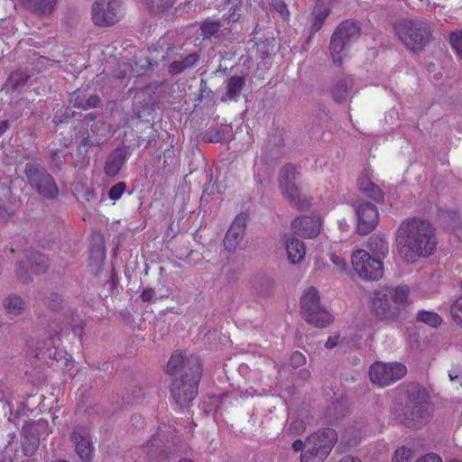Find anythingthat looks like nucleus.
Wrapping results in <instances>:
<instances>
[{
  "label": "nucleus",
  "instance_id": "f257e3e1",
  "mask_svg": "<svg viewBox=\"0 0 462 462\" xmlns=\"http://www.w3.org/2000/svg\"><path fill=\"white\" fill-rule=\"evenodd\" d=\"M437 245L432 225L417 217L401 223L396 231V247L401 258L414 263L420 258L431 255Z\"/></svg>",
  "mask_w": 462,
  "mask_h": 462
},
{
  "label": "nucleus",
  "instance_id": "f03ea898",
  "mask_svg": "<svg viewBox=\"0 0 462 462\" xmlns=\"http://www.w3.org/2000/svg\"><path fill=\"white\" fill-rule=\"evenodd\" d=\"M408 298L409 289L405 285L382 288L374 291L370 310L380 320H391L399 317Z\"/></svg>",
  "mask_w": 462,
  "mask_h": 462
},
{
  "label": "nucleus",
  "instance_id": "7ed1b4c3",
  "mask_svg": "<svg viewBox=\"0 0 462 462\" xmlns=\"http://www.w3.org/2000/svg\"><path fill=\"white\" fill-rule=\"evenodd\" d=\"M337 439L332 429H324L311 434L305 442L301 462H323Z\"/></svg>",
  "mask_w": 462,
  "mask_h": 462
},
{
  "label": "nucleus",
  "instance_id": "20e7f679",
  "mask_svg": "<svg viewBox=\"0 0 462 462\" xmlns=\"http://www.w3.org/2000/svg\"><path fill=\"white\" fill-rule=\"evenodd\" d=\"M300 309L304 319L315 327L324 328L333 321V316L321 306L317 289L310 287L301 297Z\"/></svg>",
  "mask_w": 462,
  "mask_h": 462
},
{
  "label": "nucleus",
  "instance_id": "39448f33",
  "mask_svg": "<svg viewBox=\"0 0 462 462\" xmlns=\"http://www.w3.org/2000/svg\"><path fill=\"white\" fill-rule=\"evenodd\" d=\"M359 27L352 22L341 23L330 41V55L336 65H340L346 57L347 49L358 39Z\"/></svg>",
  "mask_w": 462,
  "mask_h": 462
},
{
  "label": "nucleus",
  "instance_id": "423d86ee",
  "mask_svg": "<svg viewBox=\"0 0 462 462\" xmlns=\"http://www.w3.org/2000/svg\"><path fill=\"white\" fill-rule=\"evenodd\" d=\"M404 409V423L409 427L419 426L430 417L429 395L424 389L412 386L408 392Z\"/></svg>",
  "mask_w": 462,
  "mask_h": 462
},
{
  "label": "nucleus",
  "instance_id": "0eeeda50",
  "mask_svg": "<svg viewBox=\"0 0 462 462\" xmlns=\"http://www.w3.org/2000/svg\"><path fill=\"white\" fill-rule=\"evenodd\" d=\"M394 32L400 41L414 51L420 50L430 36L429 25L421 21H400L395 24Z\"/></svg>",
  "mask_w": 462,
  "mask_h": 462
},
{
  "label": "nucleus",
  "instance_id": "6e6552de",
  "mask_svg": "<svg viewBox=\"0 0 462 462\" xmlns=\"http://www.w3.org/2000/svg\"><path fill=\"white\" fill-rule=\"evenodd\" d=\"M125 14L123 0H95L91 6V20L97 26H112Z\"/></svg>",
  "mask_w": 462,
  "mask_h": 462
},
{
  "label": "nucleus",
  "instance_id": "1a4fd4ad",
  "mask_svg": "<svg viewBox=\"0 0 462 462\" xmlns=\"http://www.w3.org/2000/svg\"><path fill=\"white\" fill-rule=\"evenodd\" d=\"M299 180L300 173L296 171L295 167L285 165L281 169L279 182L283 197L294 207L304 208L309 206L310 202L301 194L298 186Z\"/></svg>",
  "mask_w": 462,
  "mask_h": 462
},
{
  "label": "nucleus",
  "instance_id": "9d476101",
  "mask_svg": "<svg viewBox=\"0 0 462 462\" xmlns=\"http://www.w3.org/2000/svg\"><path fill=\"white\" fill-rule=\"evenodd\" d=\"M351 262L356 273L366 281H377L383 275L381 260L373 258L365 250H356L352 254Z\"/></svg>",
  "mask_w": 462,
  "mask_h": 462
},
{
  "label": "nucleus",
  "instance_id": "9b49d317",
  "mask_svg": "<svg viewBox=\"0 0 462 462\" xmlns=\"http://www.w3.org/2000/svg\"><path fill=\"white\" fill-rule=\"evenodd\" d=\"M406 373V366L402 363L375 362L370 366L369 376L373 383L385 387L402 379Z\"/></svg>",
  "mask_w": 462,
  "mask_h": 462
},
{
  "label": "nucleus",
  "instance_id": "f8f14e48",
  "mask_svg": "<svg viewBox=\"0 0 462 462\" xmlns=\"http://www.w3.org/2000/svg\"><path fill=\"white\" fill-rule=\"evenodd\" d=\"M200 380V367L196 366L187 379H176L171 385V394L180 406L189 404L198 393V385Z\"/></svg>",
  "mask_w": 462,
  "mask_h": 462
},
{
  "label": "nucleus",
  "instance_id": "ddd939ff",
  "mask_svg": "<svg viewBox=\"0 0 462 462\" xmlns=\"http://www.w3.org/2000/svg\"><path fill=\"white\" fill-rule=\"evenodd\" d=\"M26 176L32 187L42 197L55 198L59 192L52 177L38 164L26 165Z\"/></svg>",
  "mask_w": 462,
  "mask_h": 462
},
{
  "label": "nucleus",
  "instance_id": "4468645a",
  "mask_svg": "<svg viewBox=\"0 0 462 462\" xmlns=\"http://www.w3.org/2000/svg\"><path fill=\"white\" fill-rule=\"evenodd\" d=\"M246 221V214L241 213L230 225L224 238V246L228 252L234 253L242 247Z\"/></svg>",
  "mask_w": 462,
  "mask_h": 462
},
{
  "label": "nucleus",
  "instance_id": "2eb2a0df",
  "mask_svg": "<svg viewBox=\"0 0 462 462\" xmlns=\"http://www.w3.org/2000/svg\"><path fill=\"white\" fill-rule=\"evenodd\" d=\"M70 439L79 458L84 462L91 460L94 453L93 443L88 430L77 426L72 430Z\"/></svg>",
  "mask_w": 462,
  "mask_h": 462
},
{
  "label": "nucleus",
  "instance_id": "dca6fc26",
  "mask_svg": "<svg viewBox=\"0 0 462 462\" xmlns=\"http://www.w3.org/2000/svg\"><path fill=\"white\" fill-rule=\"evenodd\" d=\"M356 214L359 233H369L377 226L379 213L373 204L368 202L359 203L356 208Z\"/></svg>",
  "mask_w": 462,
  "mask_h": 462
},
{
  "label": "nucleus",
  "instance_id": "f3484780",
  "mask_svg": "<svg viewBox=\"0 0 462 462\" xmlns=\"http://www.w3.org/2000/svg\"><path fill=\"white\" fill-rule=\"evenodd\" d=\"M291 226L294 235L313 238L320 232L321 219L319 217H300L291 221Z\"/></svg>",
  "mask_w": 462,
  "mask_h": 462
},
{
  "label": "nucleus",
  "instance_id": "a211bd4d",
  "mask_svg": "<svg viewBox=\"0 0 462 462\" xmlns=\"http://www.w3.org/2000/svg\"><path fill=\"white\" fill-rule=\"evenodd\" d=\"M283 246L286 251L287 260L292 265L300 264L306 256L305 244L294 235L283 236Z\"/></svg>",
  "mask_w": 462,
  "mask_h": 462
},
{
  "label": "nucleus",
  "instance_id": "6ab92c4d",
  "mask_svg": "<svg viewBox=\"0 0 462 462\" xmlns=\"http://www.w3.org/2000/svg\"><path fill=\"white\" fill-rule=\"evenodd\" d=\"M164 444L159 435L153 437L145 445L140 448V462H160L168 456L163 450Z\"/></svg>",
  "mask_w": 462,
  "mask_h": 462
},
{
  "label": "nucleus",
  "instance_id": "aec40b11",
  "mask_svg": "<svg viewBox=\"0 0 462 462\" xmlns=\"http://www.w3.org/2000/svg\"><path fill=\"white\" fill-rule=\"evenodd\" d=\"M48 259L40 254H33L26 262H21L16 268V273L19 279L26 282L27 277L24 275L29 273H40L47 270Z\"/></svg>",
  "mask_w": 462,
  "mask_h": 462
},
{
  "label": "nucleus",
  "instance_id": "412c9836",
  "mask_svg": "<svg viewBox=\"0 0 462 462\" xmlns=\"http://www.w3.org/2000/svg\"><path fill=\"white\" fill-rule=\"evenodd\" d=\"M357 185L360 191L374 199L381 201L383 199V194L381 189L372 181L368 173H363L357 180Z\"/></svg>",
  "mask_w": 462,
  "mask_h": 462
},
{
  "label": "nucleus",
  "instance_id": "4be33fe9",
  "mask_svg": "<svg viewBox=\"0 0 462 462\" xmlns=\"http://www.w3.org/2000/svg\"><path fill=\"white\" fill-rule=\"evenodd\" d=\"M367 248L374 254L376 259L384 258L388 254V242L384 236L373 235L367 242Z\"/></svg>",
  "mask_w": 462,
  "mask_h": 462
},
{
  "label": "nucleus",
  "instance_id": "5701e85b",
  "mask_svg": "<svg viewBox=\"0 0 462 462\" xmlns=\"http://www.w3.org/2000/svg\"><path fill=\"white\" fill-rule=\"evenodd\" d=\"M125 162V155L122 150H116L110 154L106 162L105 171L108 176H115L119 172Z\"/></svg>",
  "mask_w": 462,
  "mask_h": 462
},
{
  "label": "nucleus",
  "instance_id": "b1692460",
  "mask_svg": "<svg viewBox=\"0 0 462 462\" xmlns=\"http://www.w3.org/2000/svg\"><path fill=\"white\" fill-rule=\"evenodd\" d=\"M5 308L9 315L16 317L24 310L25 302L19 296L12 294L5 299Z\"/></svg>",
  "mask_w": 462,
  "mask_h": 462
},
{
  "label": "nucleus",
  "instance_id": "393cba45",
  "mask_svg": "<svg viewBox=\"0 0 462 462\" xmlns=\"http://www.w3.org/2000/svg\"><path fill=\"white\" fill-rule=\"evenodd\" d=\"M245 79L244 77H239V76H233L231 77L228 81H227V85H226V97L229 99V100H236L244 86H245Z\"/></svg>",
  "mask_w": 462,
  "mask_h": 462
},
{
  "label": "nucleus",
  "instance_id": "a878e982",
  "mask_svg": "<svg viewBox=\"0 0 462 462\" xmlns=\"http://www.w3.org/2000/svg\"><path fill=\"white\" fill-rule=\"evenodd\" d=\"M351 83L347 79H341L336 83L332 89L334 99L341 103L347 99L350 94Z\"/></svg>",
  "mask_w": 462,
  "mask_h": 462
},
{
  "label": "nucleus",
  "instance_id": "bb28decb",
  "mask_svg": "<svg viewBox=\"0 0 462 462\" xmlns=\"http://www.w3.org/2000/svg\"><path fill=\"white\" fill-rule=\"evenodd\" d=\"M74 106L82 107L88 109L90 107H96L99 103V97L97 96H91L87 100L82 97V92L75 91L72 94V100Z\"/></svg>",
  "mask_w": 462,
  "mask_h": 462
},
{
  "label": "nucleus",
  "instance_id": "cd10ccee",
  "mask_svg": "<svg viewBox=\"0 0 462 462\" xmlns=\"http://www.w3.org/2000/svg\"><path fill=\"white\" fill-rule=\"evenodd\" d=\"M328 14H329L328 8H327L325 6H321V5L316 6L312 13L313 22H312L311 30L313 32H318L321 28L322 24L324 23V22L327 19Z\"/></svg>",
  "mask_w": 462,
  "mask_h": 462
},
{
  "label": "nucleus",
  "instance_id": "c85d7f7f",
  "mask_svg": "<svg viewBox=\"0 0 462 462\" xmlns=\"http://www.w3.org/2000/svg\"><path fill=\"white\" fill-rule=\"evenodd\" d=\"M57 0H32V8L40 14H50L56 5Z\"/></svg>",
  "mask_w": 462,
  "mask_h": 462
},
{
  "label": "nucleus",
  "instance_id": "c756f323",
  "mask_svg": "<svg viewBox=\"0 0 462 462\" xmlns=\"http://www.w3.org/2000/svg\"><path fill=\"white\" fill-rule=\"evenodd\" d=\"M417 319L430 327L436 328L441 323V318L432 311L420 310L417 314Z\"/></svg>",
  "mask_w": 462,
  "mask_h": 462
},
{
  "label": "nucleus",
  "instance_id": "7c9ffc66",
  "mask_svg": "<svg viewBox=\"0 0 462 462\" xmlns=\"http://www.w3.org/2000/svg\"><path fill=\"white\" fill-rule=\"evenodd\" d=\"M184 364V356L180 352H175L171 355L167 364V372L170 374H177Z\"/></svg>",
  "mask_w": 462,
  "mask_h": 462
},
{
  "label": "nucleus",
  "instance_id": "2f4dec72",
  "mask_svg": "<svg viewBox=\"0 0 462 462\" xmlns=\"http://www.w3.org/2000/svg\"><path fill=\"white\" fill-rule=\"evenodd\" d=\"M152 12H162L173 4V0H143Z\"/></svg>",
  "mask_w": 462,
  "mask_h": 462
},
{
  "label": "nucleus",
  "instance_id": "473e14b6",
  "mask_svg": "<svg viewBox=\"0 0 462 462\" xmlns=\"http://www.w3.org/2000/svg\"><path fill=\"white\" fill-rule=\"evenodd\" d=\"M412 452L404 447L398 448L393 455V462H410Z\"/></svg>",
  "mask_w": 462,
  "mask_h": 462
},
{
  "label": "nucleus",
  "instance_id": "72a5a7b5",
  "mask_svg": "<svg viewBox=\"0 0 462 462\" xmlns=\"http://www.w3.org/2000/svg\"><path fill=\"white\" fill-rule=\"evenodd\" d=\"M450 311L453 319L457 324L462 325V296L453 302Z\"/></svg>",
  "mask_w": 462,
  "mask_h": 462
},
{
  "label": "nucleus",
  "instance_id": "f704fd0d",
  "mask_svg": "<svg viewBox=\"0 0 462 462\" xmlns=\"http://www.w3.org/2000/svg\"><path fill=\"white\" fill-rule=\"evenodd\" d=\"M220 24L214 21H206L201 25V31L204 36L209 37L218 32Z\"/></svg>",
  "mask_w": 462,
  "mask_h": 462
},
{
  "label": "nucleus",
  "instance_id": "c9c22d12",
  "mask_svg": "<svg viewBox=\"0 0 462 462\" xmlns=\"http://www.w3.org/2000/svg\"><path fill=\"white\" fill-rule=\"evenodd\" d=\"M449 38L453 49L462 60V31L452 32Z\"/></svg>",
  "mask_w": 462,
  "mask_h": 462
},
{
  "label": "nucleus",
  "instance_id": "e433bc0d",
  "mask_svg": "<svg viewBox=\"0 0 462 462\" xmlns=\"http://www.w3.org/2000/svg\"><path fill=\"white\" fill-rule=\"evenodd\" d=\"M125 190V184L124 182H119L110 189L109 198L113 200H117L121 198Z\"/></svg>",
  "mask_w": 462,
  "mask_h": 462
},
{
  "label": "nucleus",
  "instance_id": "4c0bfd02",
  "mask_svg": "<svg viewBox=\"0 0 462 462\" xmlns=\"http://www.w3.org/2000/svg\"><path fill=\"white\" fill-rule=\"evenodd\" d=\"M39 445V437H33L32 441L27 443L24 441L23 443V448L26 455H32L35 449L38 448Z\"/></svg>",
  "mask_w": 462,
  "mask_h": 462
},
{
  "label": "nucleus",
  "instance_id": "58836bf2",
  "mask_svg": "<svg viewBox=\"0 0 462 462\" xmlns=\"http://www.w3.org/2000/svg\"><path fill=\"white\" fill-rule=\"evenodd\" d=\"M143 301H154L159 298L155 295V291L152 288H143L141 293Z\"/></svg>",
  "mask_w": 462,
  "mask_h": 462
},
{
  "label": "nucleus",
  "instance_id": "ea45409f",
  "mask_svg": "<svg viewBox=\"0 0 462 462\" xmlns=\"http://www.w3.org/2000/svg\"><path fill=\"white\" fill-rule=\"evenodd\" d=\"M330 260L335 264L337 271L343 273L346 270V264L345 261L342 258H340L339 256L336 255L335 254H332L330 255Z\"/></svg>",
  "mask_w": 462,
  "mask_h": 462
},
{
  "label": "nucleus",
  "instance_id": "a19ab883",
  "mask_svg": "<svg viewBox=\"0 0 462 462\" xmlns=\"http://www.w3.org/2000/svg\"><path fill=\"white\" fill-rule=\"evenodd\" d=\"M274 5L277 12L282 15V18L287 19L289 17V10L282 1L276 0Z\"/></svg>",
  "mask_w": 462,
  "mask_h": 462
},
{
  "label": "nucleus",
  "instance_id": "79ce46f5",
  "mask_svg": "<svg viewBox=\"0 0 462 462\" xmlns=\"http://www.w3.org/2000/svg\"><path fill=\"white\" fill-rule=\"evenodd\" d=\"M291 365L293 366H300L302 365L303 364H305L306 362V358L305 356L300 353V352H294L292 355H291Z\"/></svg>",
  "mask_w": 462,
  "mask_h": 462
},
{
  "label": "nucleus",
  "instance_id": "37998d69",
  "mask_svg": "<svg viewBox=\"0 0 462 462\" xmlns=\"http://www.w3.org/2000/svg\"><path fill=\"white\" fill-rule=\"evenodd\" d=\"M183 65L184 64L181 60L173 61L169 67L170 73L177 74L183 71L186 69V67H184Z\"/></svg>",
  "mask_w": 462,
  "mask_h": 462
},
{
  "label": "nucleus",
  "instance_id": "c03bdc74",
  "mask_svg": "<svg viewBox=\"0 0 462 462\" xmlns=\"http://www.w3.org/2000/svg\"><path fill=\"white\" fill-rule=\"evenodd\" d=\"M416 462H442L439 456L430 453L420 457Z\"/></svg>",
  "mask_w": 462,
  "mask_h": 462
},
{
  "label": "nucleus",
  "instance_id": "a18cd8bd",
  "mask_svg": "<svg viewBox=\"0 0 462 462\" xmlns=\"http://www.w3.org/2000/svg\"><path fill=\"white\" fill-rule=\"evenodd\" d=\"M198 55L195 53H192L189 56H187L184 60L181 61L183 62V66L187 68L192 67L197 61H198Z\"/></svg>",
  "mask_w": 462,
  "mask_h": 462
},
{
  "label": "nucleus",
  "instance_id": "49530a36",
  "mask_svg": "<svg viewBox=\"0 0 462 462\" xmlns=\"http://www.w3.org/2000/svg\"><path fill=\"white\" fill-rule=\"evenodd\" d=\"M339 335L331 336L328 338L325 346L327 348H333L339 344Z\"/></svg>",
  "mask_w": 462,
  "mask_h": 462
},
{
  "label": "nucleus",
  "instance_id": "de8ad7c7",
  "mask_svg": "<svg viewBox=\"0 0 462 462\" xmlns=\"http://www.w3.org/2000/svg\"><path fill=\"white\" fill-rule=\"evenodd\" d=\"M292 448L295 451L301 450L303 448H305V444L300 439H297L292 443Z\"/></svg>",
  "mask_w": 462,
  "mask_h": 462
},
{
  "label": "nucleus",
  "instance_id": "09e8293b",
  "mask_svg": "<svg viewBox=\"0 0 462 462\" xmlns=\"http://www.w3.org/2000/svg\"><path fill=\"white\" fill-rule=\"evenodd\" d=\"M299 374H300V376L302 379H304V380L309 379V378H310V371H309V370H307V369H302V370H300V373H299Z\"/></svg>",
  "mask_w": 462,
  "mask_h": 462
},
{
  "label": "nucleus",
  "instance_id": "8fccbe9b",
  "mask_svg": "<svg viewBox=\"0 0 462 462\" xmlns=\"http://www.w3.org/2000/svg\"><path fill=\"white\" fill-rule=\"evenodd\" d=\"M8 127V123L7 121H3L1 124H0V134H2L3 133H5Z\"/></svg>",
  "mask_w": 462,
  "mask_h": 462
},
{
  "label": "nucleus",
  "instance_id": "3c124183",
  "mask_svg": "<svg viewBox=\"0 0 462 462\" xmlns=\"http://www.w3.org/2000/svg\"><path fill=\"white\" fill-rule=\"evenodd\" d=\"M339 462H361V461L358 458L346 457L342 458Z\"/></svg>",
  "mask_w": 462,
  "mask_h": 462
},
{
  "label": "nucleus",
  "instance_id": "603ef678",
  "mask_svg": "<svg viewBox=\"0 0 462 462\" xmlns=\"http://www.w3.org/2000/svg\"><path fill=\"white\" fill-rule=\"evenodd\" d=\"M205 139L208 141V142H210V143H214V142H218L219 140V137L218 136H212V137H205Z\"/></svg>",
  "mask_w": 462,
  "mask_h": 462
},
{
  "label": "nucleus",
  "instance_id": "864d4df0",
  "mask_svg": "<svg viewBox=\"0 0 462 462\" xmlns=\"http://www.w3.org/2000/svg\"><path fill=\"white\" fill-rule=\"evenodd\" d=\"M44 424H45V422H38L37 424H34L33 427H40V426H42Z\"/></svg>",
  "mask_w": 462,
  "mask_h": 462
},
{
  "label": "nucleus",
  "instance_id": "5fc2aeb1",
  "mask_svg": "<svg viewBox=\"0 0 462 462\" xmlns=\"http://www.w3.org/2000/svg\"><path fill=\"white\" fill-rule=\"evenodd\" d=\"M457 377V375L454 376V374H449V378H450L451 381L455 380Z\"/></svg>",
  "mask_w": 462,
  "mask_h": 462
},
{
  "label": "nucleus",
  "instance_id": "6e6d98bb",
  "mask_svg": "<svg viewBox=\"0 0 462 462\" xmlns=\"http://www.w3.org/2000/svg\"><path fill=\"white\" fill-rule=\"evenodd\" d=\"M180 462H193V461L190 459L184 458V459H181Z\"/></svg>",
  "mask_w": 462,
  "mask_h": 462
}]
</instances>
